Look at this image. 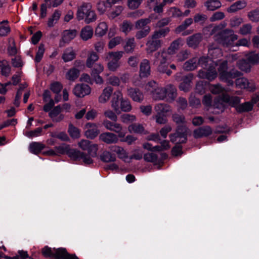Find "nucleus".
I'll return each instance as SVG.
<instances>
[{
	"label": "nucleus",
	"instance_id": "ea45409f",
	"mask_svg": "<svg viewBox=\"0 0 259 259\" xmlns=\"http://www.w3.org/2000/svg\"><path fill=\"white\" fill-rule=\"evenodd\" d=\"M172 120L178 125H186V120L185 116L183 114L178 113L172 114Z\"/></svg>",
	"mask_w": 259,
	"mask_h": 259
},
{
	"label": "nucleus",
	"instance_id": "412c9836",
	"mask_svg": "<svg viewBox=\"0 0 259 259\" xmlns=\"http://www.w3.org/2000/svg\"><path fill=\"white\" fill-rule=\"evenodd\" d=\"M151 35L153 38L160 39L161 37H165L170 32V28L168 27L165 28H157Z\"/></svg>",
	"mask_w": 259,
	"mask_h": 259
},
{
	"label": "nucleus",
	"instance_id": "79ce46f5",
	"mask_svg": "<svg viewBox=\"0 0 259 259\" xmlns=\"http://www.w3.org/2000/svg\"><path fill=\"white\" fill-rule=\"evenodd\" d=\"M193 23V19L189 18L186 19L182 24L178 26L175 29L176 33H180V32L185 30Z\"/></svg>",
	"mask_w": 259,
	"mask_h": 259
},
{
	"label": "nucleus",
	"instance_id": "f704fd0d",
	"mask_svg": "<svg viewBox=\"0 0 259 259\" xmlns=\"http://www.w3.org/2000/svg\"><path fill=\"white\" fill-rule=\"evenodd\" d=\"M67 155L71 159L74 161H77L80 160L83 155V152H80L77 149H71L70 148L69 152L67 153Z\"/></svg>",
	"mask_w": 259,
	"mask_h": 259
},
{
	"label": "nucleus",
	"instance_id": "39448f33",
	"mask_svg": "<svg viewBox=\"0 0 259 259\" xmlns=\"http://www.w3.org/2000/svg\"><path fill=\"white\" fill-rule=\"evenodd\" d=\"M217 66L216 63L211 62L208 68L202 69L198 71V77L201 79H207L209 81L213 80L218 76V72L215 69Z\"/></svg>",
	"mask_w": 259,
	"mask_h": 259
},
{
	"label": "nucleus",
	"instance_id": "f8f14e48",
	"mask_svg": "<svg viewBox=\"0 0 259 259\" xmlns=\"http://www.w3.org/2000/svg\"><path fill=\"white\" fill-rule=\"evenodd\" d=\"M87 129L84 135L87 138L94 139L100 134V130L96 123L88 122L85 125Z\"/></svg>",
	"mask_w": 259,
	"mask_h": 259
},
{
	"label": "nucleus",
	"instance_id": "c756f323",
	"mask_svg": "<svg viewBox=\"0 0 259 259\" xmlns=\"http://www.w3.org/2000/svg\"><path fill=\"white\" fill-rule=\"evenodd\" d=\"M136 47V43L134 37L128 38L123 45V49L126 53H132Z\"/></svg>",
	"mask_w": 259,
	"mask_h": 259
},
{
	"label": "nucleus",
	"instance_id": "e433bc0d",
	"mask_svg": "<svg viewBox=\"0 0 259 259\" xmlns=\"http://www.w3.org/2000/svg\"><path fill=\"white\" fill-rule=\"evenodd\" d=\"M101 160L105 162H113L116 160V156L110 152L104 151L100 156Z\"/></svg>",
	"mask_w": 259,
	"mask_h": 259
},
{
	"label": "nucleus",
	"instance_id": "603ef678",
	"mask_svg": "<svg viewBox=\"0 0 259 259\" xmlns=\"http://www.w3.org/2000/svg\"><path fill=\"white\" fill-rule=\"evenodd\" d=\"M11 60L12 66L15 68H22L24 64L21 56L16 55Z\"/></svg>",
	"mask_w": 259,
	"mask_h": 259
},
{
	"label": "nucleus",
	"instance_id": "c85d7f7f",
	"mask_svg": "<svg viewBox=\"0 0 259 259\" xmlns=\"http://www.w3.org/2000/svg\"><path fill=\"white\" fill-rule=\"evenodd\" d=\"M154 109L157 113L167 115L170 111V106L165 103H159L156 105Z\"/></svg>",
	"mask_w": 259,
	"mask_h": 259
},
{
	"label": "nucleus",
	"instance_id": "bf43d9fd",
	"mask_svg": "<svg viewBox=\"0 0 259 259\" xmlns=\"http://www.w3.org/2000/svg\"><path fill=\"white\" fill-rule=\"evenodd\" d=\"M211 62H212L207 57H201L198 60V64L202 67V69H206L208 68Z\"/></svg>",
	"mask_w": 259,
	"mask_h": 259
},
{
	"label": "nucleus",
	"instance_id": "473e14b6",
	"mask_svg": "<svg viewBox=\"0 0 259 259\" xmlns=\"http://www.w3.org/2000/svg\"><path fill=\"white\" fill-rule=\"evenodd\" d=\"M43 144L39 142H32L29 145V150L31 152L35 154H38L41 151L45 148Z\"/></svg>",
	"mask_w": 259,
	"mask_h": 259
},
{
	"label": "nucleus",
	"instance_id": "864d4df0",
	"mask_svg": "<svg viewBox=\"0 0 259 259\" xmlns=\"http://www.w3.org/2000/svg\"><path fill=\"white\" fill-rule=\"evenodd\" d=\"M120 110L123 112H129L132 110V105L128 99H124L122 98L121 100L120 106H119Z\"/></svg>",
	"mask_w": 259,
	"mask_h": 259
},
{
	"label": "nucleus",
	"instance_id": "4be33fe9",
	"mask_svg": "<svg viewBox=\"0 0 259 259\" xmlns=\"http://www.w3.org/2000/svg\"><path fill=\"white\" fill-rule=\"evenodd\" d=\"M128 130L131 133H134L135 134L144 135L147 133L142 124L137 123L130 125L128 126Z\"/></svg>",
	"mask_w": 259,
	"mask_h": 259
},
{
	"label": "nucleus",
	"instance_id": "6e6d98bb",
	"mask_svg": "<svg viewBox=\"0 0 259 259\" xmlns=\"http://www.w3.org/2000/svg\"><path fill=\"white\" fill-rule=\"evenodd\" d=\"M182 143H176V144L171 149V154L175 157L180 156L183 154Z\"/></svg>",
	"mask_w": 259,
	"mask_h": 259
},
{
	"label": "nucleus",
	"instance_id": "c03bdc74",
	"mask_svg": "<svg viewBox=\"0 0 259 259\" xmlns=\"http://www.w3.org/2000/svg\"><path fill=\"white\" fill-rule=\"evenodd\" d=\"M68 253L65 248H59L56 249L54 258L55 259H66Z\"/></svg>",
	"mask_w": 259,
	"mask_h": 259
},
{
	"label": "nucleus",
	"instance_id": "7ed1b4c3",
	"mask_svg": "<svg viewBox=\"0 0 259 259\" xmlns=\"http://www.w3.org/2000/svg\"><path fill=\"white\" fill-rule=\"evenodd\" d=\"M237 39V35L234 33L233 30L230 29H224L214 35L215 41L226 47L232 46Z\"/></svg>",
	"mask_w": 259,
	"mask_h": 259
},
{
	"label": "nucleus",
	"instance_id": "9b49d317",
	"mask_svg": "<svg viewBox=\"0 0 259 259\" xmlns=\"http://www.w3.org/2000/svg\"><path fill=\"white\" fill-rule=\"evenodd\" d=\"M91 89L86 84L81 83L76 84L73 89V94L77 97L82 98L90 94Z\"/></svg>",
	"mask_w": 259,
	"mask_h": 259
},
{
	"label": "nucleus",
	"instance_id": "ddd939ff",
	"mask_svg": "<svg viewBox=\"0 0 259 259\" xmlns=\"http://www.w3.org/2000/svg\"><path fill=\"white\" fill-rule=\"evenodd\" d=\"M118 138V135L110 132L103 133L99 136V140L107 144L117 143Z\"/></svg>",
	"mask_w": 259,
	"mask_h": 259
},
{
	"label": "nucleus",
	"instance_id": "0eeeda50",
	"mask_svg": "<svg viewBox=\"0 0 259 259\" xmlns=\"http://www.w3.org/2000/svg\"><path fill=\"white\" fill-rule=\"evenodd\" d=\"M242 75V73L240 71L235 69H232L223 74L219 78L222 81L226 83L228 86H233L234 84L233 79Z\"/></svg>",
	"mask_w": 259,
	"mask_h": 259
},
{
	"label": "nucleus",
	"instance_id": "1a4fd4ad",
	"mask_svg": "<svg viewBox=\"0 0 259 259\" xmlns=\"http://www.w3.org/2000/svg\"><path fill=\"white\" fill-rule=\"evenodd\" d=\"M127 94L134 102L140 103L144 100V94L139 88L132 87L127 88Z\"/></svg>",
	"mask_w": 259,
	"mask_h": 259
},
{
	"label": "nucleus",
	"instance_id": "09e8293b",
	"mask_svg": "<svg viewBox=\"0 0 259 259\" xmlns=\"http://www.w3.org/2000/svg\"><path fill=\"white\" fill-rule=\"evenodd\" d=\"M68 132L73 139H78L80 137V130L71 123L69 124Z\"/></svg>",
	"mask_w": 259,
	"mask_h": 259
},
{
	"label": "nucleus",
	"instance_id": "aec40b11",
	"mask_svg": "<svg viewBox=\"0 0 259 259\" xmlns=\"http://www.w3.org/2000/svg\"><path fill=\"white\" fill-rule=\"evenodd\" d=\"M94 30L93 28L89 25L83 27L80 33V36L84 41L91 38L93 35Z\"/></svg>",
	"mask_w": 259,
	"mask_h": 259
},
{
	"label": "nucleus",
	"instance_id": "393cba45",
	"mask_svg": "<svg viewBox=\"0 0 259 259\" xmlns=\"http://www.w3.org/2000/svg\"><path fill=\"white\" fill-rule=\"evenodd\" d=\"M207 10L214 11L220 8L222 6L221 3L219 0H208L204 4Z\"/></svg>",
	"mask_w": 259,
	"mask_h": 259
},
{
	"label": "nucleus",
	"instance_id": "2f4dec72",
	"mask_svg": "<svg viewBox=\"0 0 259 259\" xmlns=\"http://www.w3.org/2000/svg\"><path fill=\"white\" fill-rule=\"evenodd\" d=\"M143 158L146 162L153 163L154 165H158V155L153 152L144 154Z\"/></svg>",
	"mask_w": 259,
	"mask_h": 259
},
{
	"label": "nucleus",
	"instance_id": "8fccbe9b",
	"mask_svg": "<svg viewBox=\"0 0 259 259\" xmlns=\"http://www.w3.org/2000/svg\"><path fill=\"white\" fill-rule=\"evenodd\" d=\"M76 57V54L73 50L68 51V50H65L62 56V59L65 62L71 61L75 59Z\"/></svg>",
	"mask_w": 259,
	"mask_h": 259
},
{
	"label": "nucleus",
	"instance_id": "7c9ffc66",
	"mask_svg": "<svg viewBox=\"0 0 259 259\" xmlns=\"http://www.w3.org/2000/svg\"><path fill=\"white\" fill-rule=\"evenodd\" d=\"M124 52H111L107 54L106 59L109 61L119 62V60L122 57Z\"/></svg>",
	"mask_w": 259,
	"mask_h": 259
},
{
	"label": "nucleus",
	"instance_id": "b1692460",
	"mask_svg": "<svg viewBox=\"0 0 259 259\" xmlns=\"http://www.w3.org/2000/svg\"><path fill=\"white\" fill-rule=\"evenodd\" d=\"M110 149L112 152L116 153L120 159H125L127 158V153L123 147L117 145H114L111 146Z\"/></svg>",
	"mask_w": 259,
	"mask_h": 259
},
{
	"label": "nucleus",
	"instance_id": "bb28decb",
	"mask_svg": "<svg viewBox=\"0 0 259 259\" xmlns=\"http://www.w3.org/2000/svg\"><path fill=\"white\" fill-rule=\"evenodd\" d=\"M182 41V38H179L171 42L170 46L166 50L169 53V55H172L176 53V52L180 49Z\"/></svg>",
	"mask_w": 259,
	"mask_h": 259
},
{
	"label": "nucleus",
	"instance_id": "4d7b16f0",
	"mask_svg": "<svg viewBox=\"0 0 259 259\" xmlns=\"http://www.w3.org/2000/svg\"><path fill=\"white\" fill-rule=\"evenodd\" d=\"M151 31V27H145L144 29H141L138 30L135 35L137 39H141L143 38L146 37Z\"/></svg>",
	"mask_w": 259,
	"mask_h": 259
},
{
	"label": "nucleus",
	"instance_id": "49530a36",
	"mask_svg": "<svg viewBox=\"0 0 259 259\" xmlns=\"http://www.w3.org/2000/svg\"><path fill=\"white\" fill-rule=\"evenodd\" d=\"M108 30V27L105 22L100 23L95 30V35L99 36L104 35Z\"/></svg>",
	"mask_w": 259,
	"mask_h": 259
},
{
	"label": "nucleus",
	"instance_id": "4468645a",
	"mask_svg": "<svg viewBox=\"0 0 259 259\" xmlns=\"http://www.w3.org/2000/svg\"><path fill=\"white\" fill-rule=\"evenodd\" d=\"M212 130L208 125L203 126L196 129L193 132V136L195 139H199L202 137H208L211 135Z\"/></svg>",
	"mask_w": 259,
	"mask_h": 259
},
{
	"label": "nucleus",
	"instance_id": "20e7f679",
	"mask_svg": "<svg viewBox=\"0 0 259 259\" xmlns=\"http://www.w3.org/2000/svg\"><path fill=\"white\" fill-rule=\"evenodd\" d=\"M190 135V130L186 125H178L175 132L169 135L170 141L173 143L186 144L188 141V136Z\"/></svg>",
	"mask_w": 259,
	"mask_h": 259
},
{
	"label": "nucleus",
	"instance_id": "5fc2aeb1",
	"mask_svg": "<svg viewBox=\"0 0 259 259\" xmlns=\"http://www.w3.org/2000/svg\"><path fill=\"white\" fill-rule=\"evenodd\" d=\"M70 145L65 143H63L60 146H56L55 147V149L57 153L59 154H66L67 155V153L69 152L70 149Z\"/></svg>",
	"mask_w": 259,
	"mask_h": 259
},
{
	"label": "nucleus",
	"instance_id": "052dcab7",
	"mask_svg": "<svg viewBox=\"0 0 259 259\" xmlns=\"http://www.w3.org/2000/svg\"><path fill=\"white\" fill-rule=\"evenodd\" d=\"M50 90L55 94H59L63 89V85L58 81H55L50 84Z\"/></svg>",
	"mask_w": 259,
	"mask_h": 259
},
{
	"label": "nucleus",
	"instance_id": "f257e3e1",
	"mask_svg": "<svg viewBox=\"0 0 259 259\" xmlns=\"http://www.w3.org/2000/svg\"><path fill=\"white\" fill-rule=\"evenodd\" d=\"M151 95L155 100L166 99V101L171 102L177 97V89L174 85L169 84L163 88L158 87L153 90L151 91Z\"/></svg>",
	"mask_w": 259,
	"mask_h": 259
},
{
	"label": "nucleus",
	"instance_id": "2eb2a0df",
	"mask_svg": "<svg viewBox=\"0 0 259 259\" xmlns=\"http://www.w3.org/2000/svg\"><path fill=\"white\" fill-rule=\"evenodd\" d=\"M151 73L150 62L148 59H143L140 64L139 76L141 78L148 77Z\"/></svg>",
	"mask_w": 259,
	"mask_h": 259
},
{
	"label": "nucleus",
	"instance_id": "338daca9",
	"mask_svg": "<svg viewBox=\"0 0 259 259\" xmlns=\"http://www.w3.org/2000/svg\"><path fill=\"white\" fill-rule=\"evenodd\" d=\"M45 52V45L42 44L39 45L38 51L36 52L34 60L36 63H39L44 55Z\"/></svg>",
	"mask_w": 259,
	"mask_h": 259
},
{
	"label": "nucleus",
	"instance_id": "3c124183",
	"mask_svg": "<svg viewBox=\"0 0 259 259\" xmlns=\"http://www.w3.org/2000/svg\"><path fill=\"white\" fill-rule=\"evenodd\" d=\"M133 27V25L131 22L125 20L120 25V29L122 32L127 34L132 30Z\"/></svg>",
	"mask_w": 259,
	"mask_h": 259
},
{
	"label": "nucleus",
	"instance_id": "0e129e2a",
	"mask_svg": "<svg viewBox=\"0 0 259 259\" xmlns=\"http://www.w3.org/2000/svg\"><path fill=\"white\" fill-rule=\"evenodd\" d=\"M7 53L9 56L13 57L17 55L18 49L16 46L14 40L13 41L12 45H10L7 48Z\"/></svg>",
	"mask_w": 259,
	"mask_h": 259
},
{
	"label": "nucleus",
	"instance_id": "69168bd1",
	"mask_svg": "<svg viewBox=\"0 0 259 259\" xmlns=\"http://www.w3.org/2000/svg\"><path fill=\"white\" fill-rule=\"evenodd\" d=\"M247 16L251 21L258 22L259 21V9H255L249 12Z\"/></svg>",
	"mask_w": 259,
	"mask_h": 259
},
{
	"label": "nucleus",
	"instance_id": "dca6fc26",
	"mask_svg": "<svg viewBox=\"0 0 259 259\" xmlns=\"http://www.w3.org/2000/svg\"><path fill=\"white\" fill-rule=\"evenodd\" d=\"M222 101L228 104L230 106L236 109L240 103V98L238 96H231L228 94H224L222 97Z\"/></svg>",
	"mask_w": 259,
	"mask_h": 259
},
{
	"label": "nucleus",
	"instance_id": "f03ea898",
	"mask_svg": "<svg viewBox=\"0 0 259 259\" xmlns=\"http://www.w3.org/2000/svg\"><path fill=\"white\" fill-rule=\"evenodd\" d=\"M76 19L78 21L84 20L86 24L95 22L97 19L95 11L92 9L90 3H83L78 7L76 12Z\"/></svg>",
	"mask_w": 259,
	"mask_h": 259
},
{
	"label": "nucleus",
	"instance_id": "9d476101",
	"mask_svg": "<svg viewBox=\"0 0 259 259\" xmlns=\"http://www.w3.org/2000/svg\"><path fill=\"white\" fill-rule=\"evenodd\" d=\"M235 84L237 87L241 89H246L249 91L253 92L255 90V83L244 77L238 78L235 80Z\"/></svg>",
	"mask_w": 259,
	"mask_h": 259
},
{
	"label": "nucleus",
	"instance_id": "c9c22d12",
	"mask_svg": "<svg viewBox=\"0 0 259 259\" xmlns=\"http://www.w3.org/2000/svg\"><path fill=\"white\" fill-rule=\"evenodd\" d=\"M98 59L99 56L96 52L94 51L90 52L86 61L87 67L92 68L93 66L94 65L95 62L98 61Z\"/></svg>",
	"mask_w": 259,
	"mask_h": 259
},
{
	"label": "nucleus",
	"instance_id": "72a5a7b5",
	"mask_svg": "<svg viewBox=\"0 0 259 259\" xmlns=\"http://www.w3.org/2000/svg\"><path fill=\"white\" fill-rule=\"evenodd\" d=\"M253 108V105L249 102H245L243 104H239L237 107H236V111L239 113L243 112H249L252 110Z\"/></svg>",
	"mask_w": 259,
	"mask_h": 259
},
{
	"label": "nucleus",
	"instance_id": "a18cd8bd",
	"mask_svg": "<svg viewBox=\"0 0 259 259\" xmlns=\"http://www.w3.org/2000/svg\"><path fill=\"white\" fill-rule=\"evenodd\" d=\"M197 67V59L192 58L186 61L183 65V68L186 71L194 70Z\"/></svg>",
	"mask_w": 259,
	"mask_h": 259
},
{
	"label": "nucleus",
	"instance_id": "423d86ee",
	"mask_svg": "<svg viewBox=\"0 0 259 259\" xmlns=\"http://www.w3.org/2000/svg\"><path fill=\"white\" fill-rule=\"evenodd\" d=\"M102 124L107 130L117 133L119 138L125 137L126 133L123 131L122 126L116 121H111L105 119L103 120Z\"/></svg>",
	"mask_w": 259,
	"mask_h": 259
},
{
	"label": "nucleus",
	"instance_id": "680f3d73",
	"mask_svg": "<svg viewBox=\"0 0 259 259\" xmlns=\"http://www.w3.org/2000/svg\"><path fill=\"white\" fill-rule=\"evenodd\" d=\"M154 118L155 119V121L157 124H165L168 121L167 115L156 113Z\"/></svg>",
	"mask_w": 259,
	"mask_h": 259
},
{
	"label": "nucleus",
	"instance_id": "4c0bfd02",
	"mask_svg": "<svg viewBox=\"0 0 259 259\" xmlns=\"http://www.w3.org/2000/svg\"><path fill=\"white\" fill-rule=\"evenodd\" d=\"M8 23V20H4L0 23V36H7L10 32L11 28Z\"/></svg>",
	"mask_w": 259,
	"mask_h": 259
},
{
	"label": "nucleus",
	"instance_id": "5701e85b",
	"mask_svg": "<svg viewBox=\"0 0 259 259\" xmlns=\"http://www.w3.org/2000/svg\"><path fill=\"white\" fill-rule=\"evenodd\" d=\"M77 32V30L75 29L64 30L62 34V41L65 43L69 42L71 40L75 37Z\"/></svg>",
	"mask_w": 259,
	"mask_h": 259
},
{
	"label": "nucleus",
	"instance_id": "f3484780",
	"mask_svg": "<svg viewBox=\"0 0 259 259\" xmlns=\"http://www.w3.org/2000/svg\"><path fill=\"white\" fill-rule=\"evenodd\" d=\"M202 39V35L200 33H195L187 38V45L192 48H197Z\"/></svg>",
	"mask_w": 259,
	"mask_h": 259
},
{
	"label": "nucleus",
	"instance_id": "6e6552de",
	"mask_svg": "<svg viewBox=\"0 0 259 259\" xmlns=\"http://www.w3.org/2000/svg\"><path fill=\"white\" fill-rule=\"evenodd\" d=\"M163 41L161 39L153 38L152 36L148 38L146 43V51L148 54H152L158 50L162 46Z\"/></svg>",
	"mask_w": 259,
	"mask_h": 259
},
{
	"label": "nucleus",
	"instance_id": "e2e57ef3",
	"mask_svg": "<svg viewBox=\"0 0 259 259\" xmlns=\"http://www.w3.org/2000/svg\"><path fill=\"white\" fill-rule=\"evenodd\" d=\"M190 52L187 50H182L177 55V59L179 62H183L188 59Z\"/></svg>",
	"mask_w": 259,
	"mask_h": 259
},
{
	"label": "nucleus",
	"instance_id": "13d9d810",
	"mask_svg": "<svg viewBox=\"0 0 259 259\" xmlns=\"http://www.w3.org/2000/svg\"><path fill=\"white\" fill-rule=\"evenodd\" d=\"M61 16V13L59 11L56 10L53 14L52 17L50 18L48 21V26L52 27L54 26V21L56 22L59 19Z\"/></svg>",
	"mask_w": 259,
	"mask_h": 259
},
{
	"label": "nucleus",
	"instance_id": "6ab92c4d",
	"mask_svg": "<svg viewBox=\"0 0 259 259\" xmlns=\"http://www.w3.org/2000/svg\"><path fill=\"white\" fill-rule=\"evenodd\" d=\"M169 55H169V53L165 49H163L160 51L156 52L154 54V57L156 59L154 61V64H155L156 61H159V63H166L168 59V56Z\"/></svg>",
	"mask_w": 259,
	"mask_h": 259
},
{
	"label": "nucleus",
	"instance_id": "de8ad7c7",
	"mask_svg": "<svg viewBox=\"0 0 259 259\" xmlns=\"http://www.w3.org/2000/svg\"><path fill=\"white\" fill-rule=\"evenodd\" d=\"M237 67L241 70L246 72H248L250 71V64L246 60V59H242L239 60L237 62Z\"/></svg>",
	"mask_w": 259,
	"mask_h": 259
},
{
	"label": "nucleus",
	"instance_id": "37998d69",
	"mask_svg": "<svg viewBox=\"0 0 259 259\" xmlns=\"http://www.w3.org/2000/svg\"><path fill=\"white\" fill-rule=\"evenodd\" d=\"M79 75V70L75 68H71L66 74V78L70 81H74Z\"/></svg>",
	"mask_w": 259,
	"mask_h": 259
},
{
	"label": "nucleus",
	"instance_id": "a878e982",
	"mask_svg": "<svg viewBox=\"0 0 259 259\" xmlns=\"http://www.w3.org/2000/svg\"><path fill=\"white\" fill-rule=\"evenodd\" d=\"M0 69L2 75L6 77L9 76L11 71V67L7 60L5 59L0 60Z\"/></svg>",
	"mask_w": 259,
	"mask_h": 259
},
{
	"label": "nucleus",
	"instance_id": "774afa93",
	"mask_svg": "<svg viewBox=\"0 0 259 259\" xmlns=\"http://www.w3.org/2000/svg\"><path fill=\"white\" fill-rule=\"evenodd\" d=\"M104 70V66L101 63L94 64L92 69L91 76L100 74Z\"/></svg>",
	"mask_w": 259,
	"mask_h": 259
},
{
	"label": "nucleus",
	"instance_id": "58836bf2",
	"mask_svg": "<svg viewBox=\"0 0 259 259\" xmlns=\"http://www.w3.org/2000/svg\"><path fill=\"white\" fill-rule=\"evenodd\" d=\"M151 22L150 18L141 19L135 22V27L136 29L139 30L144 29L145 27H150L148 25Z\"/></svg>",
	"mask_w": 259,
	"mask_h": 259
},
{
	"label": "nucleus",
	"instance_id": "cd10ccee",
	"mask_svg": "<svg viewBox=\"0 0 259 259\" xmlns=\"http://www.w3.org/2000/svg\"><path fill=\"white\" fill-rule=\"evenodd\" d=\"M113 92V88L111 87H108L105 88L102 94L99 98V102L101 103L106 102L109 99Z\"/></svg>",
	"mask_w": 259,
	"mask_h": 259
},
{
	"label": "nucleus",
	"instance_id": "a211bd4d",
	"mask_svg": "<svg viewBox=\"0 0 259 259\" xmlns=\"http://www.w3.org/2000/svg\"><path fill=\"white\" fill-rule=\"evenodd\" d=\"M122 98V95L121 92L116 91L114 92L112 98L111 106L117 114L120 113L119 104V102L121 103V100Z\"/></svg>",
	"mask_w": 259,
	"mask_h": 259
},
{
	"label": "nucleus",
	"instance_id": "a19ab883",
	"mask_svg": "<svg viewBox=\"0 0 259 259\" xmlns=\"http://www.w3.org/2000/svg\"><path fill=\"white\" fill-rule=\"evenodd\" d=\"M246 60L252 65L257 64L259 63V55L254 52H251L246 55Z\"/></svg>",
	"mask_w": 259,
	"mask_h": 259
}]
</instances>
